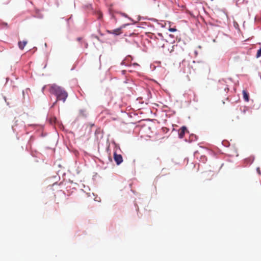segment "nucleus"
<instances>
[{
	"label": "nucleus",
	"instance_id": "obj_1",
	"mask_svg": "<svg viewBox=\"0 0 261 261\" xmlns=\"http://www.w3.org/2000/svg\"><path fill=\"white\" fill-rule=\"evenodd\" d=\"M49 92L50 93L55 95L57 97V100L53 103V106H54L59 100H62L64 102L68 95L67 92L63 88L55 84L50 86Z\"/></svg>",
	"mask_w": 261,
	"mask_h": 261
},
{
	"label": "nucleus",
	"instance_id": "obj_2",
	"mask_svg": "<svg viewBox=\"0 0 261 261\" xmlns=\"http://www.w3.org/2000/svg\"><path fill=\"white\" fill-rule=\"evenodd\" d=\"M182 64H184V63ZM184 66L185 68L183 69L184 72L187 75L191 74L192 73V71L194 70L192 67L187 63H184Z\"/></svg>",
	"mask_w": 261,
	"mask_h": 261
},
{
	"label": "nucleus",
	"instance_id": "obj_3",
	"mask_svg": "<svg viewBox=\"0 0 261 261\" xmlns=\"http://www.w3.org/2000/svg\"><path fill=\"white\" fill-rule=\"evenodd\" d=\"M114 159L117 165H120L123 162V158L121 154H118L116 152L114 153Z\"/></svg>",
	"mask_w": 261,
	"mask_h": 261
},
{
	"label": "nucleus",
	"instance_id": "obj_4",
	"mask_svg": "<svg viewBox=\"0 0 261 261\" xmlns=\"http://www.w3.org/2000/svg\"><path fill=\"white\" fill-rule=\"evenodd\" d=\"M122 27H120L119 28H117L115 30H111V31H107V32L109 34H114L115 35H119L122 33Z\"/></svg>",
	"mask_w": 261,
	"mask_h": 261
},
{
	"label": "nucleus",
	"instance_id": "obj_5",
	"mask_svg": "<svg viewBox=\"0 0 261 261\" xmlns=\"http://www.w3.org/2000/svg\"><path fill=\"white\" fill-rule=\"evenodd\" d=\"M187 131V127L186 126H182L178 131V136L180 138H184L185 133Z\"/></svg>",
	"mask_w": 261,
	"mask_h": 261
},
{
	"label": "nucleus",
	"instance_id": "obj_6",
	"mask_svg": "<svg viewBox=\"0 0 261 261\" xmlns=\"http://www.w3.org/2000/svg\"><path fill=\"white\" fill-rule=\"evenodd\" d=\"M27 43V41H19L18 42V46L19 48L21 50H22L24 46L26 45Z\"/></svg>",
	"mask_w": 261,
	"mask_h": 261
},
{
	"label": "nucleus",
	"instance_id": "obj_7",
	"mask_svg": "<svg viewBox=\"0 0 261 261\" xmlns=\"http://www.w3.org/2000/svg\"><path fill=\"white\" fill-rule=\"evenodd\" d=\"M243 98L246 101H248L249 99V94L245 90L243 91Z\"/></svg>",
	"mask_w": 261,
	"mask_h": 261
},
{
	"label": "nucleus",
	"instance_id": "obj_8",
	"mask_svg": "<svg viewBox=\"0 0 261 261\" xmlns=\"http://www.w3.org/2000/svg\"><path fill=\"white\" fill-rule=\"evenodd\" d=\"M96 15L98 19H101L102 18V14L100 11L97 12Z\"/></svg>",
	"mask_w": 261,
	"mask_h": 261
},
{
	"label": "nucleus",
	"instance_id": "obj_9",
	"mask_svg": "<svg viewBox=\"0 0 261 261\" xmlns=\"http://www.w3.org/2000/svg\"><path fill=\"white\" fill-rule=\"evenodd\" d=\"M261 56V48L258 49L257 51V54L256 55V57L257 58H259Z\"/></svg>",
	"mask_w": 261,
	"mask_h": 261
},
{
	"label": "nucleus",
	"instance_id": "obj_10",
	"mask_svg": "<svg viewBox=\"0 0 261 261\" xmlns=\"http://www.w3.org/2000/svg\"><path fill=\"white\" fill-rule=\"evenodd\" d=\"M162 130L164 132L167 133L169 129L167 128V127H163Z\"/></svg>",
	"mask_w": 261,
	"mask_h": 261
},
{
	"label": "nucleus",
	"instance_id": "obj_11",
	"mask_svg": "<svg viewBox=\"0 0 261 261\" xmlns=\"http://www.w3.org/2000/svg\"><path fill=\"white\" fill-rule=\"evenodd\" d=\"M169 31L170 32H175L176 31V29H174V28H170L169 29Z\"/></svg>",
	"mask_w": 261,
	"mask_h": 261
},
{
	"label": "nucleus",
	"instance_id": "obj_12",
	"mask_svg": "<svg viewBox=\"0 0 261 261\" xmlns=\"http://www.w3.org/2000/svg\"><path fill=\"white\" fill-rule=\"evenodd\" d=\"M82 38H81V37H78V38H77V40L78 41H80L81 40H82Z\"/></svg>",
	"mask_w": 261,
	"mask_h": 261
},
{
	"label": "nucleus",
	"instance_id": "obj_13",
	"mask_svg": "<svg viewBox=\"0 0 261 261\" xmlns=\"http://www.w3.org/2000/svg\"><path fill=\"white\" fill-rule=\"evenodd\" d=\"M123 16H126V15H125L124 14H122Z\"/></svg>",
	"mask_w": 261,
	"mask_h": 261
}]
</instances>
